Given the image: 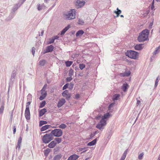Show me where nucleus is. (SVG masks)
I'll use <instances>...</instances> for the list:
<instances>
[{
    "mask_svg": "<svg viewBox=\"0 0 160 160\" xmlns=\"http://www.w3.org/2000/svg\"><path fill=\"white\" fill-rule=\"evenodd\" d=\"M159 79L160 78L159 76L157 77L155 81V84L154 85V87L155 88H156L157 86Z\"/></svg>",
    "mask_w": 160,
    "mask_h": 160,
    "instance_id": "nucleus-34",
    "label": "nucleus"
},
{
    "mask_svg": "<svg viewBox=\"0 0 160 160\" xmlns=\"http://www.w3.org/2000/svg\"><path fill=\"white\" fill-rule=\"evenodd\" d=\"M126 55L130 58L137 59L138 56V53L133 50H128L126 53Z\"/></svg>",
    "mask_w": 160,
    "mask_h": 160,
    "instance_id": "nucleus-3",
    "label": "nucleus"
},
{
    "mask_svg": "<svg viewBox=\"0 0 160 160\" xmlns=\"http://www.w3.org/2000/svg\"><path fill=\"white\" fill-rule=\"evenodd\" d=\"M154 0H153L152 2V4L151 6V9L152 10L154 8Z\"/></svg>",
    "mask_w": 160,
    "mask_h": 160,
    "instance_id": "nucleus-49",
    "label": "nucleus"
},
{
    "mask_svg": "<svg viewBox=\"0 0 160 160\" xmlns=\"http://www.w3.org/2000/svg\"><path fill=\"white\" fill-rule=\"evenodd\" d=\"M54 140L58 143H60L62 141V139L61 138H55Z\"/></svg>",
    "mask_w": 160,
    "mask_h": 160,
    "instance_id": "nucleus-39",
    "label": "nucleus"
},
{
    "mask_svg": "<svg viewBox=\"0 0 160 160\" xmlns=\"http://www.w3.org/2000/svg\"><path fill=\"white\" fill-rule=\"evenodd\" d=\"M35 48L34 47H33L32 49V52L33 55V56H34V54L35 52Z\"/></svg>",
    "mask_w": 160,
    "mask_h": 160,
    "instance_id": "nucleus-51",
    "label": "nucleus"
},
{
    "mask_svg": "<svg viewBox=\"0 0 160 160\" xmlns=\"http://www.w3.org/2000/svg\"><path fill=\"white\" fill-rule=\"evenodd\" d=\"M41 93L42 95L44 96H45V97H46L47 94V92H41Z\"/></svg>",
    "mask_w": 160,
    "mask_h": 160,
    "instance_id": "nucleus-52",
    "label": "nucleus"
},
{
    "mask_svg": "<svg viewBox=\"0 0 160 160\" xmlns=\"http://www.w3.org/2000/svg\"><path fill=\"white\" fill-rule=\"evenodd\" d=\"M72 78L71 77H68L66 78V80L68 82H70L72 80Z\"/></svg>",
    "mask_w": 160,
    "mask_h": 160,
    "instance_id": "nucleus-53",
    "label": "nucleus"
},
{
    "mask_svg": "<svg viewBox=\"0 0 160 160\" xmlns=\"http://www.w3.org/2000/svg\"><path fill=\"white\" fill-rule=\"evenodd\" d=\"M144 155L143 152L141 153L140 154H139L138 156V158L139 160H142V159L143 156Z\"/></svg>",
    "mask_w": 160,
    "mask_h": 160,
    "instance_id": "nucleus-41",
    "label": "nucleus"
},
{
    "mask_svg": "<svg viewBox=\"0 0 160 160\" xmlns=\"http://www.w3.org/2000/svg\"><path fill=\"white\" fill-rule=\"evenodd\" d=\"M114 105V104L113 103H112V104H111L109 106V107H108V108H109V109H110V108L113 106V105Z\"/></svg>",
    "mask_w": 160,
    "mask_h": 160,
    "instance_id": "nucleus-58",
    "label": "nucleus"
},
{
    "mask_svg": "<svg viewBox=\"0 0 160 160\" xmlns=\"http://www.w3.org/2000/svg\"><path fill=\"white\" fill-rule=\"evenodd\" d=\"M73 71L72 69L70 68L69 72V75L70 77L73 75Z\"/></svg>",
    "mask_w": 160,
    "mask_h": 160,
    "instance_id": "nucleus-38",
    "label": "nucleus"
},
{
    "mask_svg": "<svg viewBox=\"0 0 160 160\" xmlns=\"http://www.w3.org/2000/svg\"><path fill=\"white\" fill-rule=\"evenodd\" d=\"M78 23L81 25H83L84 23V22L83 20L79 19L78 20Z\"/></svg>",
    "mask_w": 160,
    "mask_h": 160,
    "instance_id": "nucleus-36",
    "label": "nucleus"
},
{
    "mask_svg": "<svg viewBox=\"0 0 160 160\" xmlns=\"http://www.w3.org/2000/svg\"><path fill=\"white\" fill-rule=\"evenodd\" d=\"M46 63V61L45 60H40L39 61V64L42 66H43Z\"/></svg>",
    "mask_w": 160,
    "mask_h": 160,
    "instance_id": "nucleus-37",
    "label": "nucleus"
},
{
    "mask_svg": "<svg viewBox=\"0 0 160 160\" xmlns=\"http://www.w3.org/2000/svg\"><path fill=\"white\" fill-rule=\"evenodd\" d=\"M56 143L54 141H52L48 145V147L49 148H53L56 145Z\"/></svg>",
    "mask_w": 160,
    "mask_h": 160,
    "instance_id": "nucleus-21",
    "label": "nucleus"
},
{
    "mask_svg": "<svg viewBox=\"0 0 160 160\" xmlns=\"http://www.w3.org/2000/svg\"><path fill=\"white\" fill-rule=\"evenodd\" d=\"M54 39V40L55 39H58L59 38V37L57 36H54L53 37H52Z\"/></svg>",
    "mask_w": 160,
    "mask_h": 160,
    "instance_id": "nucleus-57",
    "label": "nucleus"
},
{
    "mask_svg": "<svg viewBox=\"0 0 160 160\" xmlns=\"http://www.w3.org/2000/svg\"><path fill=\"white\" fill-rule=\"evenodd\" d=\"M84 32L82 30H79L78 31L76 34V37L81 36L83 33Z\"/></svg>",
    "mask_w": 160,
    "mask_h": 160,
    "instance_id": "nucleus-22",
    "label": "nucleus"
},
{
    "mask_svg": "<svg viewBox=\"0 0 160 160\" xmlns=\"http://www.w3.org/2000/svg\"><path fill=\"white\" fill-rule=\"evenodd\" d=\"M79 157L76 154H73L70 156L68 159V160H76Z\"/></svg>",
    "mask_w": 160,
    "mask_h": 160,
    "instance_id": "nucleus-16",
    "label": "nucleus"
},
{
    "mask_svg": "<svg viewBox=\"0 0 160 160\" xmlns=\"http://www.w3.org/2000/svg\"><path fill=\"white\" fill-rule=\"evenodd\" d=\"M137 104L138 105H140V101H139V100H137Z\"/></svg>",
    "mask_w": 160,
    "mask_h": 160,
    "instance_id": "nucleus-59",
    "label": "nucleus"
},
{
    "mask_svg": "<svg viewBox=\"0 0 160 160\" xmlns=\"http://www.w3.org/2000/svg\"><path fill=\"white\" fill-rule=\"evenodd\" d=\"M4 104H3L0 108V113H2L3 112L4 108Z\"/></svg>",
    "mask_w": 160,
    "mask_h": 160,
    "instance_id": "nucleus-40",
    "label": "nucleus"
},
{
    "mask_svg": "<svg viewBox=\"0 0 160 160\" xmlns=\"http://www.w3.org/2000/svg\"><path fill=\"white\" fill-rule=\"evenodd\" d=\"M26 0H22V2L21 4H22Z\"/></svg>",
    "mask_w": 160,
    "mask_h": 160,
    "instance_id": "nucleus-64",
    "label": "nucleus"
},
{
    "mask_svg": "<svg viewBox=\"0 0 160 160\" xmlns=\"http://www.w3.org/2000/svg\"><path fill=\"white\" fill-rule=\"evenodd\" d=\"M13 16L12 14V15H10L6 19L7 21H8L9 20H11L13 18Z\"/></svg>",
    "mask_w": 160,
    "mask_h": 160,
    "instance_id": "nucleus-46",
    "label": "nucleus"
},
{
    "mask_svg": "<svg viewBox=\"0 0 160 160\" xmlns=\"http://www.w3.org/2000/svg\"><path fill=\"white\" fill-rule=\"evenodd\" d=\"M22 138L21 137H20L18 141L17 145L16 147V149H17L18 148V150L20 149L21 143L22 142Z\"/></svg>",
    "mask_w": 160,
    "mask_h": 160,
    "instance_id": "nucleus-13",
    "label": "nucleus"
},
{
    "mask_svg": "<svg viewBox=\"0 0 160 160\" xmlns=\"http://www.w3.org/2000/svg\"><path fill=\"white\" fill-rule=\"evenodd\" d=\"M38 9L39 11H40L42 9V6H40V4H38L37 5Z\"/></svg>",
    "mask_w": 160,
    "mask_h": 160,
    "instance_id": "nucleus-47",
    "label": "nucleus"
},
{
    "mask_svg": "<svg viewBox=\"0 0 160 160\" xmlns=\"http://www.w3.org/2000/svg\"><path fill=\"white\" fill-rule=\"evenodd\" d=\"M110 116V114L109 113L107 112L102 117V119H103L104 121H106L105 119H107Z\"/></svg>",
    "mask_w": 160,
    "mask_h": 160,
    "instance_id": "nucleus-20",
    "label": "nucleus"
},
{
    "mask_svg": "<svg viewBox=\"0 0 160 160\" xmlns=\"http://www.w3.org/2000/svg\"><path fill=\"white\" fill-rule=\"evenodd\" d=\"M160 51V45L156 48L155 50L153 52V55H155L158 54Z\"/></svg>",
    "mask_w": 160,
    "mask_h": 160,
    "instance_id": "nucleus-24",
    "label": "nucleus"
},
{
    "mask_svg": "<svg viewBox=\"0 0 160 160\" xmlns=\"http://www.w3.org/2000/svg\"><path fill=\"white\" fill-rule=\"evenodd\" d=\"M70 26L68 25L64 28L61 32V35H64L66 32L70 28Z\"/></svg>",
    "mask_w": 160,
    "mask_h": 160,
    "instance_id": "nucleus-18",
    "label": "nucleus"
},
{
    "mask_svg": "<svg viewBox=\"0 0 160 160\" xmlns=\"http://www.w3.org/2000/svg\"><path fill=\"white\" fill-rule=\"evenodd\" d=\"M65 100L64 98H62L58 101V104L57 107L58 108H60L62 107L65 103Z\"/></svg>",
    "mask_w": 160,
    "mask_h": 160,
    "instance_id": "nucleus-9",
    "label": "nucleus"
},
{
    "mask_svg": "<svg viewBox=\"0 0 160 160\" xmlns=\"http://www.w3.org/2000/svg\"><path fill=\"white\" fill-rule=\"evenodd\" d=\"M62 95L66 98H68L70 97V94H69L68 91V90H65L62 93Z\"/></svg>",
    "mask_w": 160,
    "mask_h": 160,
    "instance_id": "nucleus-10",
    "label": "nucleus"
},
{
    "mask_svg": "<svg viewBox=\"0 0 160 160\" xmlns=\"http://www.w3.org/2000/svg\"><path fill=\"white\" fill-rule=\"evenodd\" d=\"M66 127L67 126L64 124H62L61 125H60L58 127L59 128L63 129H65Z\"/></svg>",
    "mask_w": 160,
    "mask_h": 160,
    "instance_id": "nucleus-33",
    "label": "nucleus"
},
{
    "mask_svg": "<svg viewBox=\"0 0 160 160\" xmlns=\"http://www.w3.org/2000/svg\"><path fill=\"white\" fill-rule=\"evenodd\" d=\"M18 8L17 7V5H16V6H15L12 9V10L13 11H15Z\"/></svg>",
    "mask_w": 160,
    "mask_h": 160,
    "instance_id": "nucleus-56",
    "label": "nucleus"
},
{
    "mask_svg": "<svg viewBox=\"0 0 160 160\" xmlns=\"http://www.w3.org/2000/svg\"><path fill=\"white\" fill-rule=\"evenodd\" d=\"M51 127V126L50 125H45L42 127V128L41 129V131H43L49 128V127Z\"/></svg>",
    "mask_w": 160,
    "mask_h": 160,
    "instance_id": "nucleus-23",
    "label": "nucleus"
},
{
    "mask_svg": "<svg viewBox=\"0 0 160 160\" xmlns=\"http://www.w3.org/2000/svg\"><path fill=\"white\" fill-rule=\"evenodd\" d=\"M32 96L31 94H29L27 96V99L29 101L32 100Z\"/></svg>",
    "mask_w": 160,
    "mask_h": 160,
    "instance_id": "nucleus-44",
    "label": "nucleus"
},
{
    "mask_svg": "<svg viewBox=\"0 0 160 160\" xmlns=\"http://www.w3.org/2000/svg\"><path fill=\"white\" fill-rule=\"evenodd\" d=\"M76 12L75 9H72L64 14V18L67 20H71L75 18Z\"/></svg>",
    "mask_w": 160,
    "mask_h": 160,
    "instance_id": "nucleus-2",
    "label": "nucleus"
},
{
    "mask_svg": "<svg viewBox=\"0 0 160 160\" xmlns=\"http://www.w3.org/2000/svg\"><path fill=\"white\" fill-rule=\"evenodd\" d=\"M62 157V155L61 154H58L55 156L54 158V160H58L60 159Z\"/></svg>",
    "mask_w": 160,
    "mask_h": 160,
    "instance_id": "nucleus-28",
    "label": "nucleus"
},
{
    "mask_svg": "<svg viewBox=\"0 0 160 160\" xmlns=\"http://www.w3.org/2000/svg\"><path fill=\"white\" fill-rule=\"evenodd\" d=\"M25 116L27 120H29L30 119V110L28 108V107L26 108L25 112Z\"/></svg>",
    "mask_w": 160,
    "mask_h": 160,
    "instance_id": "nucleus-7",
    "label": "nucleus"
},
{
    "mask_svg": "<svg viewBox=\"0 0 160 160\" xmlns=\"http://www.w3.org/2000/svg\"><path fill=\"white\" fill-rule=\"evenodd\" d=\"M149 31L147 29L143 30L139 34L138 38V40L139 42H143L148 39L149 33Z\"/></svg>",
    "mask_w": 160,
    "mask_h": 160,
    "instance_id": "nucleus-1",
    "label": "nucleus"
},
{
    "mask_svg": "<svg viewBox=\"0 0 160 160\" xmlns=\"http://www.w3.org/2000/svg\"><path fill=\"white\" fill-rule=\"evenodd\" d=\"M127 150H126L122 154V157L121 158V160H124L126 157V155L127 154Z\"/></svg>",
    "mask_w": 160,
    "mask_h": 160,
    "instance_id": "nucleus-29",
    "label": "nucleus"
},
{
    "mask_svg": "<svg viewBox=\"0 0 160 160\" xmlns=\"http://www.w3.org/2000/svg\"><path fill=\"white\" fill-rule=\"evenodd\" d=\"M45 97H46L45 96L42 95V96H40V97H39V99L40 100H42L44 99Z\"/></svg>",
    "mask_w": 160,
    "mask_h": 160,
    "instance_id": "nucleus-55",
    "label": "nucleus"
},
{
    "mask_svg": "<svg viewBox=\"0 0 160 160\" xmlns=\"http://www.w3.org/2000/svg\"><path fill=\"white\" fill-rule=\"evenodd\" d=\"M51 133L52 136L53 135L56 137H60L62 136V131L61 129H56L52 130Z\"/></svg>",
    "mask_w": 160,
    "mask_h": 160,
    "instance_id": "nucleus-5",
    "label": "nucleus"
},
{
    "mask_svg": "<svg viewBox=\"0 0 160 160\" xmlns=\"http://www.w3.org/2000/svg\"><path fill=\"white\" fill-rule=\"evenodd\" d=\"M17 71L15 70H13L12 71L10 78V80L12 81H14L15 79V78L16 75Z\"/></svg>",
    "mask_w": 160,
    "mask_h": 160,
    "instance_id": "nucleus-14",
    "label": "nucleus"
},
{
    "mask_svg": "<svg viewBox=\"0 0 160 160\" xmlns=\"http://www.w3.org/2000/svg\"><path fill=\"white\" fill-rule=\"evenodd\" d=\"M46 104V102L45 101H43L40 104V106H39L40 108H42L43 107H44Z\"/></svg>",
    "mask_w": 160,
    "mask_h": 160,
    "instance_id": "nucleus-35",
    "label": "nucleus"
},
{
    "mask_svg": "<svg viewBox=\"0 0 160 160\" xmlns=\"http://www.w3.org/2000/svg\"><path fill=\"white\" fill-rule=\"evenodd\" d=\"M143 48V44H137L134 46V48L137 50H142Z\"/></svg>",
    "mask_w": 160,
    "mask_h": 160,
    "instance_id": "nucleus-12",
    "label": "nucleus"
},
{
    "mask_svg": "<svg viewBox=\"0 0 160 160\" xmlns=\"http://www.w3.org/2000/svg\"><path fill=\"white\" fill-rule=\"evenodd\" d=\"M85 67V65L84 64H80L79 65V68L81 70H82Z\"/></svg>",
    "mask_w": 160,
    "mask_h": 160,
    "instance_id": "nucleus-42",
    "label": "nucleus"
},
{
    "mask_svg": "<svg viewBox=\"0 0 160 160\" xmlns=\"http://www.w3.org/2000/svg\"><path fill=\"white\" fill-rule=\"evenodd\" d=\"M44 30H42V31L41 32V34H39V36H42L43 35V33H44Z\"/></svg>",
    "mask_w": 160,
    "mask_h": 160,
    "instance_id": "nucleus-60",
    "label": "nucleus"
},
{
    "mask_svg": "<svg viewBox=\"0 0 160 160\" xmlns=\"http://www.w3.org/2000/svg\"><path fill=\"white\" fill-rule=\"evenodd\" d=\"M86 148H87L86 147L82 148H80V151L83 150L82 152H85L87 151V150H85V149H86Z\"/></svg>",
    "mask_w": 160,
    "mask_h": 160,
    "instance_id": "nucleus-50",
    "label": "nucleus"
},
{
    "mask_svg": "<svg viewBox=\"0 0 160 160\" xmlns=\"http://www.w3.org/2000/svg\"><path fill=\"white\" fill-rule=\"evenodd\" d=\"M47 111V110L45 108L41 109L39 112V116L41 117Z\"/></svg>",
    "mask_w": 160,
    "mask_h": 160,
    "instance_id": "nucleus-19",
    "label": "nucleus"
},
{
    "mask_svg": "<svg viewBox=\"0 0 160 160\" xmlns=\"http://www.w3.org/2000/svg\"><path fill=\"white\" fill-rule=\"evenodd\" d=\"M129 88V85L126 82H125L123 84L122 87V89L124 92H125Z\"/></svg>",
    "mask_w": 160,
    "mask_h": 160,
    "instance_id": "nucleus-15",
    "label": "nucleus"
},
{
    "mask_svg": "<svg viewBox=\"0 0 160 160\" xmlns=\"http://www.w3.org/2000/svg\"><path fill=\"white\" fill-rule=\"evenodd\" d=\"M47 86V84H45L43 87L42 88L41 90V92H46L45 91L46 89V87Z\"/></svg>",
    "mask_w": 160,
    "mask_h": 160,
    "instance_id": "nucleus-43",
    "label": "nucleus"
},
{
    "mask_svg": "<svg viewBox=\"0 0 160 160\" xmlns=\"http://www.w3.org/2000/svg\"><path fill=\"white\" fill-rule=\"evenodd\" d=\"M120 95L119 94H115L114 95H113V98H112V99L113 101H115V100H118L120 97Z\"/></svg>",
    "mask_w": 160,
    "mask_h": 160,
    "instance_id": "nucleus-25",
    "label": "nucleus"
},
{
    "mask_svg": "<svg viewBox=\"0 0 160 160\" xmlns=\"http://www.w3.org/2000/svg\"><path fill=\"white\" fill-rule=\"evenodd\" d=\"M48 122L46 121L41 120L40 121L39 124V126H41L43 125L47 124Z\"/></svg>",
    "mask_w": 160,
    "mask_h": 160,
    "instance_id": "nucleus-31",
    "label": "nucleus"
},
{
    "mask_svg": "<svg viewBox=\"0 0 160 160\" xmlns=\"http://www.w3.org/2000/svg\"><path fill=\"white\" fill-rule=\"evenodd\" d=\"M31 101H29V102H28L27 103V105H26V108H27V107L28 108H29V105H30L31 103Z\"/></svg>",
    "mask_w": 160,
    "mask_h": 160,
    "instance_id": "nucleus-54",
    "label": "nucleus"
},
{
    "mask_svg": "<svg viewBox=\"0 0 160 160\" xmlns=\"http://www.w3.org/2000/svg\"><path fill=\"white\" fill-rule=\"evenodd\" d=\"M54 39H53V38H50L49 39V42H48V44H50L54 42Z\"/></svg>",
    "mask_w": 160,
    "mask_h": 160,
    "instance_id": "nucleus-45",
    "label": "nucleus"
},
{
    "mask_svg": "<svg viewBox=\"0 0 160 160\" xmlns=\"http://www.w3.org/2000/svg\"><path fill=\"white\" fill-rule=\"evenodd\" d=\"M72 61H68L65 62V64L67 67H69L72 64Z\"/></svg>",
    "mask_w": 160,
    "mask_h": 160,
    "instance_id": "nucleus-32",
    "label": "nucleus"
},
{
    "mask_svg": "<svg viewBox=\"0 0 160 160\" xmlns=\"http://www.w3.org/2000/svg\"><path fill=\"white\" fill-rule=\"evenodd\" d=\"M77 5L79 7H81L83 6L85 3L84 1H81L79 0H78L76 2Z\"/></svg>",
    "mask_w": 160,
    "mask_h": 160,
    "instance_id": "nucleus-17",
    "label": "nucleus"
},
{
    "mask_svg": "<svg viewBox=\"0 0 160 160\" xmlns=\"http://www.w3.org/2000/svg\"><path fill=\"white\" fill-rule=\"evenodd\" d=\"M117 11H114V13H115L117 14L116 16H115V17L117 18L119 16V15L121 13V11L118 8L117 9Z\"/></svg>",
    "mask_w": 160,
    "mask_h": 160,
    "instance_id": "nucleus-27",
    "label": "nucleus"
},
{
    "mask_svg": "<svg viewBox=\"0 0 160 160\" xmlns=\"http://www.w3.org/2000/svg\"><path fill=\"white\" fill-rule=\"evenodd\" d=\"M54 48V47L52 45L47 46L46 50L44 51V53L52 52Z\"/></svg>",
    "mask_w": 160,
    "mask_h": 160,
    "instance_id": "nucleus-8",
    "label": "nucleus"
},
{
    "mask_svg": "<svg viewBox=\"0 0 160 160\" xmlns=\"http://www.w3.org/2000/svg\"><path fill=\"white\" fill-rule=\"evenodd\" d=\"M68 85L69 84L68 83H67L64 85L63 87V90H65L67 89L68 88Z\"/></svg>",
    "mask_w": 160,
    "mask_h": 160,
    "instance_id": "nucleus-48",
    "label": "nucleus"
},
{
    "mask_svg": "<svg viewBox=\"0 0 160 160\" xmlns=\"http://www.w3.org/2000/svg\"><path fill=\"white\" fill-rule=\"evenodd\" d=\"M97 141V139H95L92 141L89 142L88 144V146H92L95 145Z\"/></svg>",
    "mask_w": 160,
    "mask_h": 160,
    "instance_id": "nucleus-26",
    "label": "nucleus"
},
{
    "mask_svg": "<svg viewBox=\"0 0 160 160\" xmlns=\"http://www.w3.org/2000/svg\"><path fill=\"white\" fill-rule=\"evenodd\" d=\"M95 134H91L90 136V138H92L95 136Z\"/></svg>",
    "mask_w": 160,
    "mask_h": 160,
    "instance_id": "nucleus-62",
    "label": "nucleus"
},
{
    "mask_svg": "<svg viewBox=\"0 0 160 160\" xmlns=\"http://www.w3.org/2000/svg\"><path fill=\"white\" fill-rule=\"evenodd\" d=\"M16 131V128H15V127H14V128H13V132L14 134L15 133Z\"/></svg>",
    "mask_w": 160,
    "mask_h": 160,
    "instance_id": "nucleus-61",
    "label": "nucleus"
},
{
    "mask_svg": "<svg viewBox=\"0 0 160 160\" xmlns=\"http://www.w3.org/2000/svg\"><path fill=\"white\" fill-rule=\"evenodd\" d=\"M50 151L51 150L49 148H47L44 151V155L46 156H47L48 155L49 152H50Z\"/></svg>",
    "mask_w": 160,
    "mask_h": 160,
    "instance_id": "nucleus-30",
    "label": "nucleus"
},
{
    "mask_svg": "<svg viewBox=\"0 0 160 160\" xmlns=\"http://www.w3.org/2000/svg\"><path fill=\"white\" fill-rule=\"evenodd\" d=\"M130 74L131 72L130 71H126L125 72L123 73H120L119 76L122 77L128 76L130 75Z\"/></svg>",
    "mask_w": 160,
    "mask_h": 160,
    "instance_id": "nucleus-11",
    "label": "nucleus"
},
{
    "mask_svg": "<svg viewBox=\"0 0 160 160\" xmlns=\"http://www.w3.org/2000/svg\"><path fill=\"white\" fill-rule=\"evenodd\" d=\"M53 139L52 134L48 133L45 134L42 138L43 142L45 143H47Z\"/></svg>",
    "mask_w": 160,
    "mask_h": 160,
    "instance_id": "nucleus-4",
    "label": "nucleus"
},
{
    "mask_svg": "<svg viewBox=\"0 0 160 160\" xmlns=\"http://www.w3.org/2000/svg\"><path fill=\"white\" fill-rule=\"evenodd\" d=\"M149 12V11H147L146 12V14H148Z\"/></svg>",
    "mask_w": 160,
    "mask_h": 160,
    "instance_id": "nucleus-63",
    "label": "nucleus"
},
{
    "mask_svg": "<svg viewBox=\"0 0 160 160\" xmlns=\"http://www.w3.org/2000/svg\"><path fill=\"white\" fill-rule=\"evenodd\" d=\"M106 124V121L101 119L100 122L97 125L96 127L99 129H103L102 127L105 125Z\"/></svg>",
    "mask_w": 160,
    "mask_h": 160,
    "instance_id": "nucleus-6",
    "label": "nucleus"
}]
</instances>
